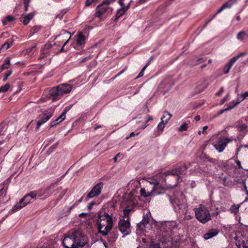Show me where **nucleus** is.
Instances as JSON below:
<instances>
[{"instance_id": "29", "label": "nucleus", "mask_w": 248, "mask_h": 248, "mask_svg": "<svg viewBox=\"0 0 248 248\" xmlns=\"http://www.w3.org/2000/svg\"><path fill=\"white\" fill-rule=\"evenodd\" d=\"M40 29H41V27L39 26H35L32 27L30 31L29 32V35L30 36H32L35 33L38 32L40 30Z\"/></svg>"}, {"instance_id": "15", "label": "nucleus", "mask_w": 248, "mask_h": 248, "mask_svg": "<svg viewBox=\"0 0 248 248\" xmlns=\"http://www.w3.org/2000/svg\"><path fill=\"white\" fill-rule=\"evenodd\" d=\"M53 111L50 110L49 111L45 112L40 115V120L37 122L36 130L38 131L40 128V126L45 123L48 121L52 117Z\"/></svg>"}, {"instance_id": "56", "label": "nucleus", "mask_w": 248, "mask_h": 248, "mask_svg": "<svg viewBox=\"0 0 248 248\" xmlns=\"http://www.w3.org/2000/svg\"><path fill=\"white\" fill-rule=\"evenodd\" d=\"M223 91H224L223 87H221V88L220 89L219 91H218V92L216 93V95L217 96H220V95L222 94V93L223 92Z\"/></svg>"}, {"instance_id": "41", "label": "nucleus", "mask_w": 248, "mask_h": 248, "mask_svg": "<svg viewBox=\"0 0 248 248\" xmlns=\"http://www.w3.org/2000/svg\"><path fill=\"white\" fill-rule=\"evenodd\" d=\"M12 45H13L12 42H10V43L6 42L2 45V46L1 47V49L7 50L9 48H10Z\"/></svg>"}, {"instance_id": "38", "label": "nucleus", "mask_w": 248, "mask_h": 248, "mask_svg": "<svg viewBox=\"0 0 248 248\" xmlns=\"http://www.w3.org/2000/svg\"><path fill=\"white\" fill-rule=\"evenodd\" d=\"M150 192H146V190L144 188H141L140 189V195L141 197H146L149 196H154L155 195L150 194Z\"/></svg>"}, {"instance_id": "21", "label": "nucleus", "mask_w": 248, "mask_h": 248, "mask_svg": "<svg viewBox=\"0 0 248 248\" xmlns=\"http://www.w3.org/2000/svg\"><path fill=\"white\" fill-rule=\"evenodd\" d=\"M238 0H229L225 3L224 4L222 5V6L219 8L216 12L214 16H216L217 14L221 13L223 10L226 8H230L233 4H235L237 2Z\"/></svg>"}, {"instance_id": "17", "label": "nucleus", "mask_w": 248, "mask_h": 248, "mask_svg": "<svg viewBox=\"0 0 248 248\" xmlns=\"http://www.w3.org/2000/svg\"><path fill=\"white\" fill-rule=\"evenodd\" d=\"M130 226V223L128 218H127L126 220H125L124 219H121L118 223L119 231L125 235L129 233L128 230L129 229Z\"/></svg>"}, {"instance_id": "61", "label": "nucleus", "mask_w": 248, "mask_h": 248, "mask_svg": "<svg viewBox=\"0 0 248 248\" xmlns=\"http://www.w3.org/2000/svg\"><path fill=\"white\" fill-rule=\"evenodd\" d=\"M208 126H204L203 128H202V133L203 134H206V130L207 129H208Z\"/></svg>"}, {"instance_id": "32", "label": "nucleus", "mask_w": 248, "mask_h": 248, "mask_svg": "<svg viewBox=\"0 0 248 248\" xmlns=\"http://www.w3.org/2000/svg\"><path fill=\"white\" fill-rule=\"evenodd\" d=\"M248 37V34L244 31L239 32L237 35V38L239 40H243L246 37Z\"/></svg>"}, {"instance_id": "49", "label": "nucleus", "mask_w": 248, "mask_h": 248, "mask_svg": "<svg viewBox=\"0 0 248 248\" xmlns=\"http://www.w3.org/2000/svg\"><path fill=\"white\" fill-rule=\"evenodd\" d=\"M150 248H161L160 244L159 243L152 242L150 245Z\"/></svg>"}, {"instance_id": "12", "label": "nucleus", "mask_w": 248, "mask_h": 248, "mask_svg": "<svg viewBox=\"0 0 248 248\" xmlns=\"http://www.w3.org/2000/svg\"><path fill=\"white\" fill-rule=\"evenodd\" d=\"M116 0H106L101 4L98 5L96 8V14L98 16L106 15L108 16L111 15L112 12V9L109 7V5L114 2Z\"/></svg>"}, {"instance_id": "3", "label": "nucleus", "mask_w": 248, "mask_h": 248, "mask_svg": "<svg viewBox=\"0 0 248 248\" xmlns=\"http://www.w3.org/2000/svg\"><path fill=\"white\" fill-rule=\"evenodd\" d=\"M84 235L81 231L72 230L63 240L62 243L65 248H79L84 246L83 240Z\"/></svg>"}, {"instance_id": "7", "label": "nucleus", "mask_w": 248, "mask_h": 248, "mask_svg": "<svg viewBox=\"0 0 248 248\" xmlns=\"http://www.w3.org/2000/svg\"><path fill=\"white\" fill-rule=\"evenodd\" d=\"M72 88V86L68 84H60L51 89L49 94L53 97V99H59L64 94L69 93Z\"/></svg>"}, {"instance_id": "54", "label": "nucleus", "mask_w": 248, "mask_h": 248, "mask_svg": "<svg viewBox=\"0 0 248 248\" xmlns=\"http://www.w3.org/2000/svg\"><path fill=\"white\" fill-rule=\"evenodd\" d=\"M59 123H60L59 122H57V121H56L55 120H53L51 122L50 126L51 127H54V126L57 125V124H58Z\"/></svg>"}, {"instance_id": "24", "label": "nucleus", "mask_w": 248, "mask_h": 248, "mask_svg": "<svg viewBox=\"0 0 248 248\" xmlns=\"http://www.w3.org/2000/svg\"><path fill=\"white\" fill-rule=\"evenodd\" d=\"M25 204H24L23 202L20 200V201L17 202L16 205L14 206L12 210L10 211V213H13L16 212V211L20 210L22 207H24Z\"/></svg>"}, {"instance_id": "20", "label": "nucleus", "mask_w": 248, "mask_h": 248, "mask_svg": "<svg viewBox=\"0 0 248 248\" xmlns=\"http://www.w3.org/2000/svg\"><path fill=\"white\" fill-rule=\"evenodd\" d=\"M219 232L217 229L213 228L210 229L207 232L203 234V237L205 240H208L217 236Z\"/></svg>"}, {"instance_id": "19", "label": "nucleus", "mask_w": 248, "mask_h": 248, "mask_svg": "<svg viewBox=\"0 0 248 248\" xmlns=\"http://www.w3.org/2000/svg\"><path fill=\"white\" fill-rule=\"evenodd\" d=\"M149 217L148 215H144L143 216V218L142 221L137 224V227L139 229L141 230H143L144 229L147 228H149L151 227L150 224H149Z\"/></svg>"}, {"instance_id": "52", "label": "nucleus", "mask_w": 248, "mask_h": 248, "mask_svg": "<svg viewBox=\"0 0 248 248\" xmlns=\"http://www.w3.org/2000/svg\"><path fill=\"white\" fill-rule=\"evenodd\" d=\"M247 97H248V92H246L243 94H241L240 96V100L243 101L245 99H246Z\"/></svg>"}, {"instance_id": "37", "label": "nucleus", "mask_w": 248, "mask_h": 248, "mask_svg": "<svg viewBox=\"0 0 248 248\" xmlns=\"http://www.w3.org/2000/svg\"><path fill=\"white\" fill-rule=\"evenodd\" d=\"M238 131L243 132L247 130V125L244 124H239L236 125Z\"/></svg>"}, {"instance_id": "23", "label": "nucleus", "mask_w": 248, "mask_h": 248, "mask_svg": "<svg viewBox=\"0 0 248 248\" xmlns=\"http://www.w3.org/2000/svg\"><path fill=\"white\" fill-rule=\"evenodd\" d=\"M166 123H165L163 121H161L160 123L157 125L158 130L155 131L154 132V135L155 137L159 136L161 135V133L164 130L165 127V125L166 124Z\"/></svg>"}, {"instance_id": "6", "label": "nucleus", "mask_w": 248, "mask_h": 248, "mask_svg": "<svg viewBox=\"0 0 248 248\" xmlns=\"http://www.w3.org/2000/svg\"><path fill=\"white\" fill-rule=\"evenodd\" d=\"M137 201L133 194L130 193L125 196L121 202V207L123 208L124 217H128L129 213L133 211L137 204Z\"/></svg>"}, {"instance_id": "59", "label": "nucleus", "mask_w": 248, "mask_h": 248, "mask_svg": "<svg viewBox=\"0 0 248 248\" xmlns=\"http://www.w3.org/2000/svg\"><path fill=\"white\" fill-rule=\"evenodd\" d=\"M139 134V133H137L136 134H135L134 132H132L130 133L129 136L127 137L126 138V139L128 140L131 137H134L135 135H138Z\"/></svg>"}, {"instance_id": "8", "label": "nucleus", "mask_w": 248, "mask_h": 248, "mask_svg": "<svg viewBox=\"0 0 248 248\" xmlns=\"http://www.w3.org/2000/svg\"><path fill=\"white\" fill-rule=\"evenodd\" d=\"M157 226L159 227L160 235L162 237L168 239L171 235L172 230L177 228V224L173 221L158 222Z\"/></svg>"}, {"instance_id": "22", "label": "nucleus", "mask_w": 248, "mask_h": 248, "mask_svg": "<svg viewBox=\"0 0 248 248\" xmlns=\"http://www.w3.org/2000/svg\"><path fill=\"white\" fill-rule=\"evenodd\" d=\"M235 63L234 61L231 58L230 61L225 64L223 68V73L225 74L229 73L232 65Z\"/></svg>"}, {"instance_id": "60", "label": "nucleus", "mask_w": 248, "mask_h": 248, "mask_svg": "<svg viewBox=\"0 0 248 248\" xmlns=\"http://www.w3.org/2000/svg\"><path fill=\"white\" fill-rule=\"evenodd\" d=\"M66 191L67 189H65L61 192V194L60 195V199H61L65 194Z\"/></svg>"}, {"instance_id": "34", "label": "nucleus", "mask_w": 248, "mask_h": 248, "mask_svg": "<svg viewBox=\"0 0 248 248\" xmlns=\"http://www.w3.org/2000/svg\"><path fill=\"white\" fill-rule=\"evenodd\" d=\"M241 102L239 99H237L236 101L232 100L228 104H227V107H232V109L234 108L237 104H239Z\"/></svg>"}, {"instance_id": "30", "label": "nucleus", "mask_w": 248, "mask_h": 248, "mask_svg": "<svg viewBox=\"0 0 248 248\" xmlns=\"http://www.w3.org/2000/svg\"><path fill=\"white\" fill-rule=\"evenodd\" d=\"M240 204L236 205L233 204L231 206L230 210L231 211V213H234L235 215H236L239 212V208H240Z\"/></svg>"}, {"instance_id": "51", "label": "nucleus", "mask_w": 248, "mask_h": 248, "mask_svg": "<svg viewBox=\"0 0 248 248\" xmlns=\"http://www.w3.org/2000/svg\"><path fill=\"white\" fill-rule=\"evenodd\" d=\"M30 0H23V3L24 4V9L25 11H27L28 7L30 3Z\"/></svg>"}, {"instance_id": "4", "label": "nucleus", "mask_w": 248, "mask_h": 248, "mask_svg": "<svg viewBox=\"0 0 248 248\" xmlns=\"http://www.w3.org/2000/svg\"><path fill=\"white\" fill-rule=\"evenodd\" d=\"M60 180L61 179H57L55 183L50 184L44 189H41L38 191H32L31 192L24 196L21 200L26 206L28 203L31 202V199L35 198L37 195L39 197L45 196V197H48L54 192V188Z\"/></svg>"}, {"instance_id": "48", "label": "nucleus", "mask_w": 248, "mask_h": 248, "mask_svg": "<svg viewBox=\"0 0 248 248\" xmlns=\"http://www.w3.org/2000/svg\"><path fill=\"white\" fill-rule=\"evenodd\" d=\"M71 108L72 106H68L65 107L62 113V116L65 117L66 114L71 109Z\"/></svg>"}, {"instance_id": "14", "label": "nucleus", "mask_w": 248, "mask_h": 248, "mask_svg": "<svg viewBox=\"0 0 248 248\" xmlns=\"http://www.w3.org/2000/svg\"><path fill=\"white\" fill-rule=\"evenodd\" d=\"M103 186V184L102 183H99L95 185L88 193L85 198V200L88 201L89 199L98 196L101 193Z\"/></svg>"}, {"instance_id": "2", "label": "nucleus", "mask_w": 248, "mask_h": 248, "mask_svg": "<svg viewBox=\"0 0 248 248\" xmlns=\"http://www.w3.org/2000/svg\"><path fill=\"white\" fill-rule=\"evenodd\" d=\"M113 210L114 209L112 207L109 209L108 207H103L97 213L96 224L97 225L98 232L103 236H107L113 228Z\"/></svg>"}, {"instance_id": "1", "label": "nucleus", "mask_w": 248, "mask_h": 248, "mask_svg": "<svg viewBox=\"0 0 248 248\" xmlns=\"http://www.w3.org/2000/svg\"><path fill=\"white\" fill-rule=\"evenodd\" d=\"M71 37L70 33L66 31H62L58 35H57L56 42L46 43L41 50V55L39 59H42L49 55L51 53L56 54L65 51L64 47L68 43Z\"/></svg>"}, {"instance_id": "9", "label": "nucleus", "mask_w": 248, "mask_h": 248, "mask_svg": "<svg viewBox=\"0 0 248 248\" xmlns=\"http://www.w3.org/2000/svg\"><path fill=\"white\" fill-rule=\"evenodd\" d=\"M194 211L196 218L202 224H206L211 220V216L208 209L202 204H200L198 208H195Z\"/></svg>"}, {"instance_id": "25", "label": "nucleus", "mask_w": 248, "mask_h": 248, "mask_svg": "<svg viewBox=\"0 0 248 248\" xmlns=\"http://www.w3.org/2000/svg\"><path fill=\"white\" fill-rule=\"evenodd\" d=\"M10 65V59L6 58L4 61V63L0 67V73L3 70L8 69Z\"/></svg>"}, {"instance_id": "27", "label": "nucleus", "mask_w": 248, "mask_h": 248, "mask_svg": "<svg viewBox=\"0 0 248 248\" xmlns=\"http://www.w3.org/2000/svg\"><path fill=\"white\" fill-rule=\"evenodd\" d=\"M171 115L167 111L163 112V116L161 118V121H163L165 123H167L168 121L170 119Z\"/></svg>"}, {"instance_id": "50", "label": "nucleus", "mask_w": 248, "mask_h": 248, "mask_svg": "<svg viewBox=\"0 0 248 248\" xmlns=\"http://www.w3.org/2000/svg\"><path fill=\"white\" fill-rule=\"evenodd\" d=\"M232 109V107H227L226 108L224 109H221L218 111L217 115H221L223 114L225 111L230 110Z\"/></svg>"}, {"instance_id": "55", "label": "nucleus", "mask_w": 248, "mask_h": 248, "mask_svg": "<svg viewBox=\"0 0 248 248\" xmlns=\"http://www.w3.org/2000/svg\"><path fill=\"white\" fill-rule=\"evenodd\" d=\"M95 204V202L94 201L92 202L88 206V209L91 210L93 206Z\"/></svg>"}, {"instance_id": "45", "label": "nucleus", "mask_w": 248, "mask_h": 248, "mask_svg": "<svg viewBox=\"0 0 248 248\" xmlns=\"http://www.w3.org/2000/svg\"><path fill=\"white\" fill-rule=\"evenodd\" d=\"M153 119L152 116H149L148 119L145 121L144 125L141 127V128L142 129H144L149 125V124H148V122L150 121H153Z\"/></svg>"}, {"instance_id": "39", "label": "nucleus", "mask_w": 248, "mask_h": 248, "mask_svg": "<svg viewBox=\"0 0 248 248\" xmlns=\"http://www.w3.org/2000/svg\"><path fill=\"white\" fill-rule=\"evenodd\" d=\"M59 142H57L53 145H51L47 150V152L48 153V154L53 152L54 150L57 148Z\"/></svg>"}, {"instance_id": "40", "label": "nucleus", "mask_w": 248, "mask_h": 248, "mask_svg": "<svg viewBox=\"0 0 248 248\" xmlns=\"http://www.w3.org/2000/svg\"><path fill=\"white\" fill-rule=\"evenodd\" d=\"M10 84L9 83H6L4 86H2L0 88V93H5L8 91L9 88H10Z\"/></svg>"}, {"instance_id": "62", "label": "nucleus", "mask_w": 248, "mask_h": 248, "mask_svg": "<svg viewBox=\"0 0 248 248\" xmlns=\"http://www.w3.org/2000/svg\"><path fill=\"white\" fill-rule=\"evenodd\" d=\"M68 11V9H64L62 11L61 14L62 15V16H63L64 15L66 14Z\"/></svg>"}, {"instance_id": "13", "label": "nucleus", "mask_w": 248, "mask_h": 248, "mask_svg": "<svg viewBox=\"0 0 248 248\" xmlns=\"http://www.w3.org/2000/svg\"><path fill=\"white\" fill-rule=\"evenodd\" d=\"M230 138L225 137H220L218 138L217 140L213 143L214 147L219 152H222L228 144L232 141Z\"/></svg>"}, {"instance_id": "35", "label": "nucleus", "mask_w": 248, "mask_h": 248, "mask_svg": "<svg viewBox=\"0 0 248 248\" xmlns=\"http://www.w3.org/2000/svg\"><path fill=\"white\" fill-rule=\"evenodd\" d=\"M33 16H23L21 18L20 21L23 22L24 25H27L29 22L32 19Z\"/></svg>"}, {"instance_id": "53", "label": "nucleus", "mask_w": 248, "mask_h": 248, "mask_svg": "<svg viewBox=\"0 0 248 248\" xmlns=\"http://www.w3.org/2000/svg\"><path fill=\"white\" fill-rule=\"evenodd\" d=\"M65 119V117L62 116V114L60 115L59 117H58L57 119H55L57 122H59L60 123L62 122L63 120Z\"/></svg>"}, {"instance_id": "43", "label": "nucleus", "mask_w": 248, "mask_h": 248, "mask_svg": "<svg viewBox=\"0 0 248 248\" xmlns=\"http://www.w3.org/2000/svg\"><path fill=\"white\" fill-rule=\"evenodd\" d=\"M188 128V124L185 123L182 124L179 128V131L182 132L185 131L187 130Z\"/></svg>"}, {"instance_id": "44", "label": "nucleus", "mask_w": 248, "mask_h": 248, "mask_svg": "<svg viewBox=\"0 0 248 248\" xmlns=\"http://www.w3.org/2000/svg\"><path fill=\"white\" fill-rule=\"evenodd\" d=\"M36 46H32L31 47L27 49V53L29 55H31L33 53L34 51L35 50H36Z\"/></svg>"}, {"instance_id": "64", "label": "nucleus", "mask_w": 248, "mask_h": 248, "mask_svg": "<svg viewBox=\"0 0 248 248\" xmlns=\"http://www.w3.org/2000/svg\"><path fill=\"white\" fill-rule=\"evenodd\" d=\"M200 115H196L195 117H194V119L195 120H196V121H198L200 120Z\"/></svg>"}, {"instance_id": "46", "label": "nucleus", "mask_w": 248, "mask_h": 248, "mask_svg": "<svg viewBox=\"0 0 248 248\" xmlns=\"http://www.w3.org/2000/svg\"><path fill=\"white\" fill-rule=\"evenodd\" d=\"M245 55H246L245 53H241L239 54L238 55H237L236 56L232 57V59L235 62L237 61V60H238V59H239L240 58H241L242 57L245 56Z\"/></svg>"}, {"instance_id": "26", "label": "nucleus", "mask_w": 248, "mask_h": 248, "mask_svg": "<svg viewBox=\"0 0 248 248\" xmlns=\"http://www.w3.org/2000/svg\"><path fill=\"white\" fill-rule=\"evenodd\" d=\"M235 245L237 248H248V243L245 242L244 240H236Z\"/></svg>"}, {"instance_id": "36", "label": "nucleus", "mask_w": 248, "mask_h": 248, "mask_svg": "<svg viewBox=\"0 0 248 248\" xmlns=\"http://www.w3.org/2000/svg\"><path fill=\"white\" fill-rule=\"evenodd\" d=\"M149 64H150V62L149 61L142 68V69L140 71V73L139 74L138 76L136 77V79H137L138 78L142 77L143 76L144 71L145 70V69L147 68V67L148 66V65Z\"/></svg>"}, {"instance_id": "31", "label": "nucleus", "mask_w": 248, "mask_h": 248, "mask_svg": "<svg viewBox=\"0 0 248 248\" xmlns=\"http://www.w3.org/2000/svg\"><path fill=\"white\" fill-rule=\"evenodd\" d=\"M99 1V0H86L85 6L86 7L94 6Z\"/></svg>"}, {"instance_id": "10", "label": "nucleus", "mask_w": 248, "mask_h": 248, "mask_svg": "<svg viewBox=\"0 0 248 248\" xmlns=\"http://www.w3.org/2000/svg\"><path fill=\"white\" fill-rule=\"evenodd\" d=\"M167 197L173 206L176 212L181 215L186 214L187 212V204L185 200H180L178 198L173 199L170 196L168 195Z\"/></svg>"}, {"instance_id": "58", "label": "nucleus", "mask_w": 248, "mask_h": 248, "mask_svg": "<svg viewBox=\"0 0 248 248\" xmlns=\"http://www.w3.org/2000/svg\"><path fill=\"white\" fill-rule=\"evenodd\" d=\"M235 163L239 169H242V167L241 166V162L239 160H236Z\"/></svg>"}, {"instance_id": "42", "label": "nucleus", "mask_w": 248, "mask_h": 248, "mask_svg": "<svg viewBox=\"0 0 248 248\" xmlns=\"http://www.w3.org/2000/svg\"><path fill=\"white\" fill-rule=\"evenodd\" d=\"M4 187L5 185L4 184H0V197L6 193V189L4 188Z\"/></svg>"}, {"instance_id": "33", "label": "nucleus", "mask_w": 248, "mask_h": 248, "mask_svg": "<svg viewBox=\"0 0 248 248\" xmlns=\"http://www.w3.org/2000/svg\"><path fill=\"white\" fill-rule=\"evenodd\" d=\"M83 196H82L80 199L76 201L71 206L69 207H66L68 213H69L70 211L74 208V207L78 205V203L81 202L83 200Z\"/></svg>"}, {"instance_id": "57", "label": "nucleus", "mask_w": 248, "mask_h": 248, "mask_svg": "<svg viewBox=\"0 0 248 248\" xmlns=\"http://www.w3.org/2000/svg\"><path fill=\"white\" fill-rule=\"evenodd\" d=\"M228 100V97L227 96H224L220 101V104H223L226 101Z\"/></svg>"}, {"instance_id": "16", "label": "nucleus", "mask_w": 248, "mask_h": 248, "mask_svg": "<svg viewBox=\"0 0 248 248\" xmlns=\"http://www.w3.org/2000/svg\"><path fill=\"white\" fill-rule=\"evenodd\" d=\"M76 42L74 45V47L78 49L83 48L86 43V38L81 31H78L76 35Z\"/></svg>"}, {"instance_id": "11", "label": "nucleus", "mask_w": 248, "mask_h": 248, "mask_svg": "<svg viewBox=\"0 0 248 248\" xmlns=\"http://www.w3.org/2000/svg\"><path fill=\"white\" fill-rule=\"evenodd\" d=\"M187 167L185 165L177 166L171 171L166 172V176H174L176 182L173 186H176L179 183L180 179H181V181H182L180 175L186 174L187 172Z\"/></svg>"}, {"instance_id": "47", "label": "nucleus", "mask_w": 248, "mask_h": 248, "mask_svg": "<svg viewBox=\"0 0 248 248\" xmlns=\"http://www.w3.org/2000/svg\"><path fill=\"white\" fill-rule=\"evenodd\" d=\"M12 74V70H9L8 71H7L4 75V78H3V81L5 82L6 81L7 79H8V78Z\"/></svg>"}, {"instance_id": "28", "label": "nucleus", "mask_w": 248, "mask_h": 248, "mask_svg": "<svg viewBox=\"0 0 248 248\" xmlns=\"http://www.w3.org/2000/svg\"><path fill=\"white\" fill-rule=\"evenodd\" d=\"M15 20V16H5V17L2 20V24L3 26L7 25L9 23L12 22Z\"/></svg>"}, {"instance_id": "18", "label": "nucleus", "mask_w": 248, "mask_h": 248, "mask_svg": "<svg viewBox=\"0 0 248 248\" xmlns=\"http://www.w3.org/2000/svg\"><path fill=\"white\" fill-rule=\"evenodd\" d=\"M125 0H119L118 3L121 6V8L119 9L115 16H123L129 8L130 2L127 4L124 3Z\"/></svg>"}, {"instance_id": "63", "label": "nucleus", "mask_w": 248, "mask_h": 248, "mask_svg": "<svg viewBox=\"0 0 248 248\" xmlns=\"http://www.w3.org/2000/svg\"><path fill=\"white\" fill-rule=\"evenodd\" d=\"M204 61H205V60L204 59V58H201L198 59L197 60V62H199V63H201V62H204Z\"/></svg>"}, {"instance_id": "5", "label": "nucleus", "mask_w": 248, "mask_h": 248, "mask_svg": "<svg viewBox=\"0 0 248 248\" xmlns=\"http://www.w3.org/2000/svg\"><path fill=\"white\" fill-rule=\"evenodd\" d=\"M166 172L160 173L158 175L148 178V182L154 185V186L150 192L151 195H158L161 193V189L162 187V183L166 182Z\"/></svg>"}]
</instances>
